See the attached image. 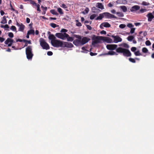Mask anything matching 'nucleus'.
I'll list each match as a JSON object with an SVG mask.
<instances>
[{"mask_svg":"<svg viewBox=\"0 0 154 154\" xmlns=\"http://www.w3.org/2000/svg\"><path fill=\"white\" fill-rule=\"evenodd\" d=\"M148 19V20L149 21H152V19L154 18V16L152 13H149L147 15Z\"/></svg>","mask_w":154,"mask_h":154,"instance_id":"obj_16","label":"nucleus"},{"mask_svg":"<svg viewBox=\"0 0 154 154\" xmlns=\"http://www.w3.org/2000/svg\"><path fill=\"white\" fill-rule=\"evenodd\" d=\"M145 44L146 45L149 46L151 45V43L149 40H147Z\"/></svg>","mask_w":154,"mask_h":154,"instance_id":"obj_40","label":"nucleus"},{"mask_svg":"<svg viewBox=\"0 0 154 154\" xmlns=\"http://www.w3.org/2000/svg\"><path fill=\"white\" fill-rule=\"evenodd\" d=\"M111 12L113 14L116 13V11L115 10L113 9L111 11Z\"/></svg>","mask_w":154,"mask_h":154,"instance_id":"obj_64","label":"nucleus"},{"mask_svg":"<svg viewBox=\"0 0 154 154\" xmlns=\"http://www.w3.org/2000/svg\"><path fill=\"white\" fill-rule=\"evenodd\" d=\"M47 54L48 55L51 56L53 54V53L51 51H49L47 52Z\"/></svg>","mask_w":154,"mask_h":154,"instance_id":"obj_55","label":"nucleus"},{"mask_svg":"<svg viewBox=\"0 0 154 154\" xmlns=\"http://www.w3.org/2000/svg\"><path fill=\"white\" fill-rule=\"evenodd\" d=\"M40 45L42 48L44 49L48 50L50 49V47L48 44L45 41V40L41 38L39 39Z\"/></svg>","mask_w":154,"mask_h":154,"instance_id":"obj_4","label":"nucleus"},{"mask_svg":"<svg viewBox=\"0 0 154 154\" xmlns=\"http://www.w3.org/2000/svg\"><path fill=\"white\" fill-rule=\"evenodd\" d=\"M63 42L60 40L55 39L53 41H51L52 45L54 47L58 48L59 47H62Z\"/></svg>","mask_w":154,"mask_h":154,"instance_id":"obj_3","label":"nucleus"},{"mask_svg":"<svg viewBox=\"0 0 154 154\" xmlns=\"http://www.w3.org/2000/svg\"><path fill=\"white\" fill-rule=\"evenodd\" d=\"M142 51L144 53H146L148 52V51L146 48H142Z\"/></svg>","mask_w":154,"mask_h":154,"instance_id":"obj_32","label":"nucleus"},{"mask_svg":"<svg viewBox=\"0 0 154 154\" xmlns=\"http://www.w3.org/2000/svg\"><path fill=\"white\" fill-rule=\"evenodd\" d=\"M1 23L2 24H5L7 23V21L6 19V17L5 16H3V19L1 21Z\"/></svg>","mask_w":154,"mask_h":154,"instance_id":"obj_24","label":"nucleus"},{"mask_svg":"<svg viewBox=\"0 0 154 154\" xmlns=\"http://www.w3.org/2000/svg\"><path fill=\"white\" fill-rule=\"evenodd\" d=\"M50 12L52 14L54 15H58V13L54 9H52L51 10Z\"/></svg>","mask_w":154,"mask_h":154,"instance_id":"obj_26","label":"nucleus"},{"mask_svg":"<svg viewBox=\"0 0 154 154\" xmlns=\"http://www.w3.org/2000/svg\"><path fill=\"white\" fill-rule=\"evenodd\" d=\"M142 4L143 5L147 6L149 5L150 4L148 2H147L145 1H143L142 3Z\"/></svg>","mask_w":154,"mask_h":154,"instance_id":"obj_36","label":"nucleus"},{"mask_svg":"<svg viewBox=\"0 0 154 154\" xmlns=\"http://www.w3.org/2000/svg\"><path fill=\"white\" fill-rule=\"evenodd\" d=\"M29 1L30 2V3L33 5H36V3L32 0H29Z\"/></svg>","mask_w":154,"mask_h":154,"instance_id":"obj_35","label":"nucleus"},{"mask_svg":"<svg viewBox=\"0 0 154 154\" xmlns=\"http://www.w3.org/2000/svg\"><path fill=\"white\" fill-rule=\"evenodd\" d=\"M115 54L117 55V54L115 52L112 51H109L108 53L103 54L104 55H111Z\"/></svg>","mask_w":154,"mask_h":154,"instance_id":"obj_20","label":"nucleus"},{"mask_svg":"<svg viewBox=\"0 0 154 154\" xmlns=\"http://www.w3.org/2000/svg\"><path fill=\"white\" fill-rule=\"evenodd\" d=\"M126 26V25L125 24H122L119 25V27L122 29H123L125 28Z\"/></svg>","mask_w":154,"mask_h":154,"instance_id":"obj_43","label":"nucleus"},{"mask_svg":"<svg viewBox=\"0 0 154 154\" xmlns=\"http://www.w3.org/2000/svg\"><path fill=\"white\" fill-rule=\"evenodd\" d=\"M55 35L58 38L63 40L65 39V36H67L66 33H57Z\"/></svg>","mask_w":154,"mask_h":154,"instance_id":"obj_6","label":"nucleus"},{"mask_svg":"<svg viewBox=\"0 0 154 154\" xmlns=\"http://www.w3.org/2000/svg\"><path fill=\"white\" fill-rule=\"evenodd\" d=\"M97 54V53H94L92 52H91L90 53V55L91 56H93L96 55Z\"/></svg>","mask_w":154,"mask_h":154,"instance_id":"obj_56","label":"nucleus"},{"mask_svg":"<svg viewBox=\"0 0 154 154\" xmlns=\"http://www.w3.org/2000/svg\"><path fill=\"white\" fill-rule=\"evenodd\" d=\"M92 10L93 12L94 13H96V12H98V11H100V10H99L98 8H96L95 7H92Z\"/></svg>","mask_w":154,"mask_h":154,"instance_id":"obj_25","label":"nucleus"},{"mask_svg":"<svg viewBox=\"0 0 154 154\" xmlns=\"http://www.w3.org/2000/svg\"><path fill=\"white\" fill-rule=\"evenodd\" d=\"M68 30L64 29H62L61 31L60 32H64V33H66V32H67Z\"/></svg>","mask_w":154,"mask_h":154,"instance_id":"obj_44","label":"nucleus"},{"mask_svg":"<svg viewBox=\"0 0 154 154\" xmlns=\"http://www.w3.org/2000/svg\"><path fill=\"white\" fill-rule=\"evenodd\" d=\"M41 8L43 9V11H46L47 9V7H44L43 6H42Z\"/></svg>","mask_w":154,"mask_h":154,"instance_id":"obj_54","label":"nucleus"},{"mask_svg":"<svg viewBox=\"0 0 154 154\" xmlns=\"http://www.w3.org/2000/svg\"><path fill=\"white\" fill-rule=\"evenodd\" d=\"M5 40V39L2 37H0V42H2Z\"/></svg>","mask_w":154,"mask_h":154,"instance_id":"obj_59","label":"nucleus"},{"mask_svg":"<svg viewBox=\"0 0 154 154\" xmlns=\"http://www.w3.org/2000/svg\"><path fill=\"white\" fill-rule=\"evenodd\" d=\"M116 14L118 15V16L119 17H123L124 16V14L121 12H117Z\"/></svg>","mask_w":154,"mask_h":154,"instance_id":"obj_34","label":"nucleus"},{"mask_svg":"<svg viewBox=\"0 0 154 154\" xmlns=\"http://www.w3.org/2000/svg\"><path fill=\"white\" fill-rule=\"evenodd\" d=\"M86 27H87V28L88 29H89V30H91L92 27H91V26H90L89 25H86Z\"/></svg>","mask_w":154,"mask_h":154,"instance_id":"obj_57","label":"nucleus"},{"mask_svg":"<svg viewBox=\"0 0 154 154\" xmlns=\"http://www.w3.org/2000/svg\"><path fill=\"white\" fill-rule=\"evenodd\" d=\"M96 6L98 8L101 9V10H103L104 8L103 5L101 3H97V5Z\"/></svg>","mask_w":154,"mask_h":154,"instance_id":"obj_19","label":"nucleus"},{"mask_svg":"<svg viewBox=\"0 0 154 154\" xmlns=\"http://www.w3.org/2000/svg\"><path fill=\"white\" fill-rule=\"evenodd\" d=\"M103 14L104 15L105 17L107 18H114L116 19L117 17L114 15L112 14L106 12L104 13Z\"/></svg>","mask_w":154,"mask_h":154,"instance_id":"obj_9","label":"nucleus"},{"mask_svg":"<svg viewBox=\"0 0 154 154\" xmlns=\"http://www.w3.org/2000/svg\"><path fill=\"white\" fill-rule=\"evenodd\" d=\"M16 25L19 27V31L23 32L25 28V26L22 23H19L17 22H16Z\"/></svg>","mask_w":154,"mask_h":154,"instance_id":"obj_11","label":"nucleus"},{"mask_svg":"<svg viewBox=\"0 0 154 154\" xmlns=\"http://www.w3.org/2000/svg\"><path fill=\"white\" fill-rule=\"evenodd\" d=\"M73 45L71 43L68 42H63L62 48H72L73 47Z\"/></svg>","mask_w":154,"mask_h":154,"instance_id":"obj_7","label":"nucleus"},{"mask_svg":"<svg viewBox=\"0 0 154 154\" xmlns=\"http://www.w3.org/2000/svg\"><path fill=\"white\" fill-rule=\"evenodd\" d=\"M14 42H15L13 39L8 38L5 41V43L6 45H8V46L10 47Z\"/></svg>","mask_w":154,"mask_h":154,"instance_id":"obj_8","label":"nucleus"},{"mask_svg":"<svg viewBox=\"0 0 154 154\" xmlns=\"http://www.w3.org/2000/svg\"><path fill=\"white\" fill-rule=\"evenodd\" d=\"M11 29L14 31H17L16 27L14 26H12L11 28Z\"/></svg>","mask_w":154,"mask_h":154,"instance_id":"obj_37","label":"nucleus"},{"mask_svg":"<svg viewBox=\"0 0 154 154\" xmlns=\"http://www.w3.org/2000/svg\"><path fill=\"white\" fill-rule=\"evenodd\" d=\"M106 31L103 30L101 31L100 32V33L102 34H106Z\"/></svg>","mask_w":154,"mask_h":154,"instance_id":"obj_60","label":"nucleus"},{"mask_svg":"<svg viewBox=\"0 0 154 154\" xmlns=\"http://www.w3.org/2000/svg\"><path fill=\"white\" fill-rule=\"evenodd\" d=\"M24 39H16V42H24Z\"/></svg>","mask_w":154,"mask_h":154,"instance_id":"obj_52","label":"nucleus"},{"mask_svg":"<svg viewBox=\"0 0 154 154\" xmlns=\"http://www.w3.org/2000/svg\"><path fill=\"white\" fill-rule=\"evenodd\" d=\"M134 38V37L133 36H129L127 38L128 41H131Z\"/></svg>","mask_w":154,"mask_h":154,"instance_id":"obj_31","label":"nucleus"},{"mask_svg":"<svg viewBox=\"0 0 154 154\" xmlns=\"http://www.w3.org/2000/svg\"><path fill=\"white\" fill-rule=\"evenodd\" d=\"M89 11L88 8H86L85 10H84L83 13H88Z\"/></svg>","mask_w":154,"mask_h":154,"instance_id":"obj_58","label":"nucleus"},{"mask_svg":"<svg viewBox=\"0 0 154 154\" xmlns=\"http://www.w3.org/2000/svg\"><path fill=\"white\" fill-rule=\"evenodd\" d=\"M147 11L146 9L141 8L139 11H136V13L137 14H142L146 12Z\"/></svg>","mask_w":154,"mask_h":154,"instance_id":"obj_21","label":"nucleus"},{"mask_svg":"<svg viewBox=\"0 0 154 154\" xmlns=\"http://www.w3.org/2000/svg\"><path fill=\"white\" fill-rule=\"evenodd\" d=\"M26 54L27 59L30 60L32 59L33 54L32 52V46H29L26 48Z\"/></svg>","mask_w":154,"mask_h":154,"instance_id":"obj_2","label":"nucleus"},{"mask_svg":"<svg viewBox=\"0 0 154 154\" xmlns=\"http://www.w3.org/2000/svg\"><path fill=\"white\" fill-rule=\"evenodd\" d=\"M81 39H76L73 41V44L76 46H79L81 45Z\"/></svg>","mask_w":154,"mask_h":154,"instance_id":"obj_15","label":"nucleus"},{"mask_svg":"<svg viewBox=\"0 0 154 154\" xmlns=\"http://www.w3.org/2000/svg\"><path fill=\"white\" fill-rule=\"evenodd\" d=\"M34 6H35L37 7V11H39V12H40L41 11V10L40 9V5L39 4H36V5H35Z\"/></svg>","mask_w":154,"mask_h":154,"instance_id":"obj_42","label":"nucleus"},{"mask_svg":"<svg viewBox=\"0 0 154 154\" xmlns=\"http://www.w3.org/2000/svg\"><path fill=\"white\" fill-rule=\"evenodd\" d=\"M122 46L126 48H128L129 47V45L126 43H123L122 45Z\"/></svg>","mask_w":154,"mask_h":154,"instance_id":"obj_33","label":"nucleus"},{"mask_svg":"<svg viewBox=\"0 0 154 154\" xmlns=\"http://www.w3.org/2000/svg\"><path fill=\"white\" fill-rule=\"evenodd\" d=\"M102 40H104L105 41L108 43H110L112 42V40L109 37H103L102 38Z\"/></svg>","mask_w":154,"mask_h":154,"instance_id":"obj_17","label":"nucleus"},{"mask_svg":"<svg viewBox=\"0 0 154 154\" xmlns=\"http://www.w3.org/2000/svg\"><path fill=\"white\" fill-rule=\"evenodd\" d=\"M90 40V39L89 38L86 37H83L82 39L81 45H84L88 42Z\"/></svg>","mask_w":154,"mask_h":154,"instance_id":"obj_13","label":"nucleus"},{"mask_svg":"<svg viewBox=\"0 0 154 154\" xmlns=\"http://www.w3.org/2000/svg\"><path fill=\"white\" fill-rule=\"evenodd\" d=\"M129 60L132 63H135V59L132 58H129Z\"/></svg>","mask_w":154,"mask_h":154,"instance_id":"obj_48","label":"nucleus"},{"mask_svg":"<svg viewBox=\"0 0 154 154\" xmlns=\"http://www.w3.org/2000/svg\"><path fill=\"white\" fill-rule=\"evenodd\" d=\"M120 8L123 12H126L127 11V8L125 6H121Z\"/></svg>","mask_w":154,"mask_h":154,"instance_id":"obj_29","label":"nucleus"},{"mask_svg":"<svg viewBox=\"0 0 154 154\" xmlns=\"http://www.w3.org/2000/svg\"><path fill=\"white\" fill-rule=\"evenodd\" d=\"M8 36L12 38L14 37V35L12 32H10L8 33Z\"/></svg>","mask_w":154,"mask_h":154,"instance_id":"obj_38","label":"nucleus"},{"mask_svg":"<svg viewBox=\"0 0 154 154\" xmlns=\"http://www.w3.org/2000/svg\"><path fill=\"white\" fill-rule=\"evenodd\" d=\"M96 16V15L94 14L91 15L90 17V19L91 20L94 19L95 17Z\"/></svg>","mask_w":154,"mask_h":154,"instance_id":"obj_39","label":"nucleus"},{"mask_svg":"<svg viewBox=\"0 0 154 154\" xmlns=\"http://www.w3.org/2000/svg\"><path fill=\"white\" fill-rule=\"evenodd\" d=\"M61 7L64 8H67V6L64 4H63L61 6Z\"/></svg>","mask_w":154,"mask_h":154,"instance_id":"obj_51","label":"nucleus"},{"mask_svg":"<svg viewBox=\"0 0 154 154\" xmlns=\"http://www.w3.org/2000/svg\"><path fill=\"white\" fill-rule=\"evenodd\" d=\"M50 26L53 28H55L56 27H58L59 26V25H57L54 23H52L50 24Z\"/></svg>","mask_w":154,"mask_h":154,"instance_id":"obj_27","label":"nucleus"},{"mask_svg":"<svg viewBox=\"0 0 154 154\" xmlns=\"http://www.w3.org/2000/svg\"><path fill=\"white\" fill-rule=\"evenodd\" d=\"M75 36L78 39H81L82 38L81 36L75 35Z\"/></svg>","mask_w":154,"mask_h":154,"instance_id":"obj_53","label":"nucleus"},{"mask_svg":"<svg viewBox=\"0 0 154 154\" xmlns=\"http://www.w3.org/2000/svg\"><path fill=\"white\" fill-rule=\"evenodd\" d=\"M66 35H67V36H65V39L67 38V41L69 42H72L73 40V38L72 37H70L69 35L66 33Z\"/></svg>","mask_w":154,"mask_h":154,"instance_id":"obj_18","label":"nucleus"},{"mask_svg":"<svg viewBox=\"0 0 154 154\" xmlns=\"http://www.w3.org/2000/svg\"><path fill=\"white\" fill-rule=\"evenodd\" d=\"M140 6L138 5H135V13H136V11H137V10L140 9Z\"/></svg>","mask_w":154,"mask_h":154,"instance_id":"obj_47","label":"nucleus"},{"mask_svg":"<svg viewBox=\"0 0 154 154\" xmlns=\"http://www.w3.org/2000/svg\"><path fill=\"white\" fill-rule=\"evenodd\" d=\"M135 31V28H132L131 29L130 32L128 33V34L129 35L130 33H134Z\"/></svg>","mask_w":154,"mask_h":154,"instance_id":"obj_41","label":"nucleus"},{"mask_svg":"<svg viewBox=\"0 0 154 154\" xmlns=\"http://www.w3.org/2000/svg\"><path fill=\"white\" fill-rule=\"evenodd\" d=\"M110 26L111 25L108 23L104 22L101 24L100 25V27L101 29H103V27L106 28H109L110 27Z\"/></svg>","mask_w":154,"mask_h":154,"instance_id":"obj_12","label":"nucleus"},{"mask_svg":"<svg viewBox=\"0 0 154 154\" xmlns=\"http://www.w3.org/2000/svg\"><path fill=\"white\" fill-rule=\"evenodd\" d=\"M76 21L77 22H78V23H77L76 24V25L77 26H82V24L81 23L79 22L78 20H76Z\"/></svg>","mask_w":154,"mask_h":154,"instance_id":"obj_45","label":"nucleus"},{"mask_svg":"<svg viewBox=\"0 0 154 154\" xmlns=\"http://www.w3.org/2000/svg\"><path fill=\"white\" fill-rule=\"evenodd\" d=\"M0 13H1V14L2 16H3L4 14H5V12L4 11H3L2 10H1V11H0Z\"/></svg>","mask_w":154,"mask_h":154,"instance_id":"obj_62","label":"nucleus"},{"mask_svg":"<svg viewBox=\"0 0 154 154\" xmlns=\"http://www.w3.org/2000/svg\"><path fill=\"white\" fill-rule=\"evenodd\" d=\"M103 37L102 36H96L93 35L92 37V45H94L100 42V41L102 40Z\"/></svg>","mask_w":154,"mask_h":154,"instance_id":"obj_5","label":"nucleus"},{"mask_svg":"<svg viewBox=\"0 0 154 154\" xmlns=\"http://www.w3.org/2000/svg\"><path fill=\"white\" fill-rule=\"evenodd\" d=\"M23 41H24V42H26L27 43V44L28 43L29 44H31V42L30 40H27L24 39V40Z\"/></svg>","mask_w":154,"mask_h":154,"instance_id":"obj_49","label":"nucleus"},{"mask_svg":"<svg viewBox=\"0 0 154 154\" xmlns=\"http://www.w3.org/2000/svg\"><path fill=\"white\" fill-rule=\"evenodd\" d=\"M141 23H135V26H137L140 25H141Z\"/></svg>","mask_w":154,"mask_h":154,"instance_id":"obj_63","label":"nucleus"},{"mask_svg":"<svg viewBox=\"0 0 154 154\" xmlns=\"http://www.w3.org/2000/svg\"><path fill=\"white\" fill-rule=\"evenodd\" d=\"M142 55L140 53L139 51H137L135 52V56H140Z\"/></svg>","mask_w":154,"mask_h":154,"instance_id":"obj_46","label":"nucleus"},{"mask_svg":"<svg viewBox=\"0 0 154 154\" xmlns=\"http://www.w3.org/2000/svg\"><path fill=\"white\" fill-rule=\"evenodd\" d=\"M48 38L52 41L55 40L56 37L54 35L50 34L48 36Z\"/></svg>","mask_w":154,"mask_h":154,"instance_id":"obj_22","label":"nucleus"},{"mask_svg":"<svg viewBox=\"0 0 154 154\" xmlns=\"http://www.w3.org/2000/svg\"><path fill=\"white\" fill-rule=\"evenodd\" d=\"M127 26L129 28H131L134 26V25L131 23H129L127 25Z\"/></svg>","mask_w":154,"mask_h":154,"instance_id":"obj_50","label":"nucleus"},{"mask_svg":"<svg viewBox=\"0 0 154 154\" xmlns=\"http://www.w3.org/2000/svg\"><path fill=\"white\" fill-rule=\"evenodd\" d=\"M57 11L61 14H63L62 10L60 8H57Z\"/></svg>","mask_w":154,"mask_h":154,"instance_id":"obj_30","label":"nucleus"},{"mask_svg":"<svg viewBox=\"0 0 154 154\" xmlns=\"http://www.w3.org/2000/svg\"><path fill=\"white\" fill-rule=\"evenodd\" d=\"M27 32L28 34H29L30 35L32 34L33 35L35 34L34 30L33 29H30Z\"/></svg>","mask_w":154,"mask_h":154,"instance_id":"obj_28","label":"nucleus"},{"mask_svg":"<svg viewBox=\"0 0 154 154\" xmlns=\"http://www.w3.org/2000/svg\"><path fill=\"white\" fill-rule=\"evenodd\" d=\"M112 37L114 38V42L115 43L121 42L122 41V39L118 36H113Z\"/></svg>","mask_w":154,"mask_h":154,"instance_id":"obj_14","label":"nucleus"},{"mask_svg":"<svg viewBox=\"0 0 154 154\" xmlns=\"http://www.w3.org/2000/svg\"><path fill=\"white\" fill-rule=\"evenodd\" d=\"M104 16V15L103 14H103H100L99 16L97 17L96 19V20H101Z\"/></svg>","mask_w":154,"mask_h":154,"instance_id":"obj_23","label":"nucleus"},{"mask_svg":"<svg viewBox=\"0 0 154 154\" xmlns=\"http://www.w3.org/2000/svg\"><path fill=\"white\" fill-rule=\"evenodd\" d=\"M116 51L119 53H122L124 56L127 57H130L131 55L129 50L121 47H119L117 48Z\"/></svg>","mask_w":154,"mask_h":154,"instance_id":"obj_1","label":"nucleus"},{"mask_svg":"<svg viewBox=\"0 0 154 154\" xmlns=\"http://www.w3.org/2000/svg\"><path fill=\"white\" fill-rule=\"evenodd\" d=\"M117 47V45L115 44L108 45L106 46L107 48L109 50H114Z\"/></svg>","mask_w":154,"mask_h":154,"instance_id":"obj_10","label":"nucleus"},{"mask_svg":"<svg viewBox=\"0 0 154 154\" xmlns=\"http://www.w3.org/2000/svg\"><path fill=\"white\" fill-rule=\"evenodd\" d=\"M30 22V19L29 18L27 17L26 19V22L27 23H29Z\"/></svg>","mask_w":154,"mask_h":154,"instance_id":"obj_61","label":"nucleus"}]
</instances>
